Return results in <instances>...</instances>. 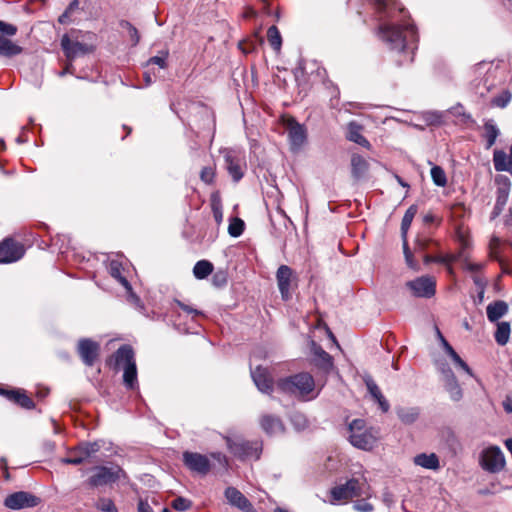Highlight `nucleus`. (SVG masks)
I'll return each mask as SVG.
<instances>
[{
  "label": "nucleus",
  "instance_id": "1",
  "mask_svg": "<svg viewBox=\"0 0 512 512\" xmlns=\"http://www.w3.org/2000/svg\"><path fill=\"white\" fill-rule=\"evenodd\" d=\"M375 8L379 12L387 13L390 22L384 23L379 27V35L385 41L390 49L403 51L409 44L416 43L418 35L414 25L403 20L402 23L393 21L396 11L404 18L405 9L400 7L395 0H372Z\"/></svg>",
  "mask_w": 512,
  "mask_h": 512
},
{
  "label": "nucleus",
  "instance_id": "2",
  "mask_svg": "<svg viewBox=\"0 0 512 512\" xmlns=\"http://www.w3.org/2000/svg\"><path fill=\"white\" fill-rule=\"evenodd\" d=\"M277 389L302 401L315 399L319 390L313 376L308 372H300L285 378H281L276 383Z\"/></svg>",
  "mask_w": 512,
  "mask_h": 512
},
{
  "label": "nucleus",
  "instance_id": "3",
  "mask_svg": "<svg viewBox=\"0 0 512 512\" xmlns=\"http://www.w3.org/2000/svg\"><path fill=\"white\" fill-rule=\"evenodd\" d=\"M364 496L370 498L372 491L367 479L351 478L343 484L336 485L329 490V503L338 505L347 503L354 497Z\"/></svg>",
  "mask_w": 512,
  "mask_h": 512
},
{
  "label": "nucleus",
  "instance_id": "4",
  "mask_svg": "<svg viewBox=\"0 0 512 512\" xmlns=\"http://www.w3.org/2000/svg\"><path fill=\"white\" fill-rule=\"evenodd\" d=\"M115 365L124 366L123 382L128 389L137 386V368L134 359V351L130 345H122L114 354Z\"/></svg>",
  "mask_w": 512,
  "mask_h": 512
},
{
  "label": "nucleus",
  "instance_id": "5",
  "mask_svg": "<svg viewBox=\"0 0 512 512\" xmlns=\"http://www.w3.org/2000/svg\"><path fill=\"white\" fill-rule=\"evenodd\" d=\"M349 441L359 449L371 450L377 440L376 435L372 429L366 427L363 419H354L349 424Z\"/></svg>",
  "mask_w": 512,
  "mask_h": 512
},
{
  "label": "nucleus",
  "instance_id": "6",
  "mask_svg": "<svg viewBox=\"0 0 512 512\" xmlns=\"http://www.w3.org/2000/svg\"><path fill=\"white\" fill-rule=\"evenodd\" d=\"M276 281L282 300L289 301L298 287V275L288 265H280L276 272Z\"/></svg>",
  "mask_w": 512,
  "mask_h": 512
},
{
  "label": "nucleus",
  "instance_id": "7",
  "mask_svg": "<svg viewBox=\"0 0 512 512\" xmlns=\"http://www.w3.org/2000/svg\"><path fill=\"white\" fill-rule=\"evenodd\" d=\"M121 478L126 479V472L116 466V467H106V466H97L93 469V475L87 481V484L91 488H96L100 486H104L107 484L114 483Z\"/></svg>",
  "mask_w": 512,
  "mask_h": 512
},
{
  "label": "nucleus",
  "instance_id": "8",
  "mask_svg": "<svg viewBox=\"0 0 512 512\" xmlns=\"http://www.w3.org/2000/svg\"><path fill=\"white\" fill-rule=\"evenodd\" d=\"M227 446L230 452L240 459L258 460L262 452V442L260 441H233L227 438Z\"/></svg>",
  "mask_w": 512,
  "mask_h": 512
},
{
  "label": "nucleus",
  "instance_id": "9",
  "mask_svg": "<svg viewBox=\"0 0 512 512\" xmlns=\"http://www.w3.org/2000/svg\"><path fill=\"white\" fill-rule=\"evenodd\" d=\"M17 27L0 20V56L13 57L22 53L23 48L4 36H14Z\"/></svg>",
  "mask_w": 512,
  "mask_h": 512
},
{
  "label": "nucleus",
  "instance_id": "10",
  "mask_svg": "<svg viewBox=\"0 0 512 512\" xmlns=\"http://www.w3.org/2000/svg\"><path fill=\"white\" fill-rule=\"evenodd\" d=\"M480 464L484 470L498 473L505 466L504 454L498 446H490L482 451Z\"/></svg>",
  "mask_w": 512,
  "mask_h": 512
},
{
  "label": "nucleus",
  "instance_id": "11",
  "mask_svg": "<svg viewBox=\"0 0 512 512\" xmlns=\"http://www.w3.org/2000/svg\"><path fill=\"white\" fill-rule=\"evenodd\" d=\"M60 44L63 53L69 62H72L77 57L90 54L95 50V47L92 44L74 40L67 34L62 36Z\"/></svg>",
  "mask_w": 512,
  "mask_h": 512
},
{
  "label": "nucleus",
  "instance_id": "12",
  "mask_svg": "<svg viewBox=\"0 0 512 512\" xmlns=\"http://www.w3.org/2000/svg\"><path fill=\"white\" fill-rule=\"evenodd\" d=\"M406 286L411 290L413 296L418 298H431L436 293V281L431 276H421L408 281Z\"/></svg>",
  "mask_w": 512,
  "mask_h": 512
},
{
  "label": "nucleus",
  "instance_id": "13",
  "mask_svg": "<svg viewBox=\"0 0 512 512\" xmlns=\"http://www.w3.org/2000/svg\"><path fill=\"white\" fill-rule=\"evenodd\" d=\"M25 253L23 244L12 238L0 242V263L7 264L20 260Z\"/></svg>",
  "mask_w": 512,
  "mask_h": 512
},
{
  "label": "nucleus",
  "instance_id": "14",
  "mask_svg": "<svg viewBox=\"0 0 512 512\" xmlns=\"http://www.w3.org/2000/svg\"><path fill=\"white\" fill-rule=\"evenodd\" d=\"M40 498L26 491H18L8 495L4 505L12 510L35 507L40 503Z\"/></svg>",
  "mask_w": 512,
  "mask_h": 512
},
{
  "label": "nucleus",
  "instance_id": "15",
  "mask_svg": "<svg viewBox=\"0 0 512 512\" xmlns=\"http://www.w3.org/2000/svg\"><path fill=\"white\" fill-rule=\"evenodd\" d=\"M183 463L193 472L201 475H206L210 471V460L206 455L185 451L183 453Z\"/></svg>",
  "mask_w": 512,
  "mask_h": 512
},
{
  "label": "nucleus",
  "instance_id": "16",
  "mask_svg": "<svg viewBox=\"0 0 512 512\" xmlns=\"http://www.w3.org/2000/svg\"><path fill=\"white\" fill-rule=\"evenodd\" d=\"M224 160L228 173L235 182H238L244 176L243 168L245 166L244 157L234 150H227L224 154Z\"/></svg>",
  "mask_w": 512,
  "mask_h": 512
},
{
  "label": "nucleus",
  "instance_id": "17",
  "mask_svg": "<svg viewBox=\"0 0 512 512\" xmlns=\"http://www.w3.org/2000/svg\"><path fill=\"white\" fill-rule=\"evenodd\" d=\"M100 345L96 341L88 338L80 339L77 346V352L87 366H93L99 356Z\"/></svg>",
  "mask_w": 512,
  "mask_h": 512
},
{
  "label": "nucleus",
  "instance_id": "18",
  "mask_svg": "<svg viewBox=\"0 0 512 512\" xmlns=\"http://www.w3.org/2000/svg\"><path fill=\"white\" fill-rule=\"evenodd\" d=\"M287 132L291 150H300L307 140L306 128L294 119H291L287 124Z\"/></svg>",
  "mask_w": 512,
  "mask_h": 512
},
{
  "label": "nucleus",
  "instance_id": "19",
  "mask_svg": "<svg viewBox=\"0 0 512 512\" xmlns=\"http://www.w3.org/2000/svg\"><path fill=\"white\" fill-rule=\"evenodd\" d=\"M225 497L230 505L244 512H257L247 497L235 487L226 488Z\"/></svg>",
  "mask_w": 512,
  "mask_h": 512
},
{
  "label": "nucleus",
  "instance_id": "20",
  "mask_svg": "<svg viewBox=\"0 0 512 512\" xmlns=\"http://www.w3.org/2000/svg\"><path fill=\"white\" fill-rule=\"evenodd\" d=\"M252 379L258 390L265 394L273 392V379L266 368L257 366L251 370Z\"/></svg>",
  "mask_w": 512,
  "mask_h": 512
},
{
  "label": "nucleus",
  "instance_id": "21",
  "mask_svg": "<svg viewBox=\"0 0 512 512\" xmlns=\"http://www.w3.org/2000/svg\"><path fill=\"white\" fill-rule=\"evenodd\" d=\"M259 424L262 430L269 436L281 435L285 431L284 424L280 417L272 414L261 415Z\"/></svg>",
  "mask_w": 512,
  "mask_h": 512
},
{
  "label": "nucleus",
  "instance_id": "22",
  "mask_svg": "<svg viewBox=\"0 0 512 512\" xmlns=\"http://www.w3.org/2000/svg\"><path fill=\"white\" fill-rule=\"evenodd\" d=\"M442 376H443L445 389L449 393L450 398L453 401L461 400V398L463 396L462 389H461L460 385L458 384L453 371L448 366H444L442 368Z\"/></svg>",
  "mask_w": 512,
  "mask_h": 512
},
{
  "label": "nucleus",
  "instance_id": "23",
  "mask_svg": "<svg viewBox=\"0 0 512 512\" xmlns=\"http://www.w3.org/2000/svg\"><path fill=\"white\" fill-rule=\"evenodd\" d=\"M0 394L4 395L8 400L22 408L32 409L34 407L33 400L23 390L0 389Z\"/></svg>",
  "mask_w": 512,
  "mask_h": 512
},
{
  "label": "nucleus",
  "instance_id": "24",
  "mask_svg": "<svg viewBox=\"0 0 512 512\" xmlns=\"http://www.w3.org/2000/svg\"><path fill=\"white\" fill-rule=\"evenodd\" d=\"M313 362L320 369L329 372L333 368V358L321 346L312 345Z\"/></svg>",
  "mask_w": 512,
  "mask_h": 512
},
{
  "label": "nucleus",
  "instance_id": "25",
  "mask_svg": "<svg viewBox=\"0 0 512 512\" xmlns=\"http://www.w3.org/2000/svg\"><path fill=\"white\" fill-rule=\"evenodd\" d=\"M493 164L496 171H506L512 175V144L509 150V155H507L503 150H494Z\"/></svg>",
  "mask_w": 512,
  "mask_h": 512
},
{
  "label": "nucleus",
  "instance_id": "26",
  "mask_svg": "<svg viewBox=\"0 0 512 512\" xmlns=\"http://www.w3.org/2000/svg\"><path fill=\"white\" fill-rule=\"evenodd\" d=\"M508 304L503 300H497L488 304L486 308L487 318L490 322H498L500 318L508 313Z\"/></svg>",
  "mask_w": 512,
  "mask_h": 512
},
{
  "label": "nucleus",
  "instance_id": "27",
  "mask_svg": "<svg viewBox=\"0 0 512 512\" xmlns=\"http://www.w3.org/2000/svg\"><path fill=\"white\" fill-rule=\"evenodd\" d=\"M366 387L371 394V396L374 398V400L379 404V407L383 412H388L390 405L388 401L385 399L383 394L381 393L378 385L375 383V381L371 377H366L364 379Z\"/></svg>",
  "mask_w": 512,
  "mask_h": 512
},
{
  "label": "nucleus",
  "instance_id": "28",
  "mask_svg": "<svg viewBox=\"0 0 512 512\" xmlns=\"http://www.w3.org/2000/svg\"><path fill=\"white\" fill-rule=\"evenodd\" d=\"M495 184L497 186L496 200L507 203L511 189L510 179L505 175H497Z\"/></svg>",
  "mask_w": 512,
  "mask_h": 512
},
{
  "label": "nucleus",
  "instance_id": "29",
  "mask_svg": "<svg viewBox=\"0 0 512 512\" xmlns=\"http://www.w3.org/2000/svg\"><path fill=\"white\" fill-rule=\"evenodd\" d=\"M369 169L367 160L359 154H353L351 157V173L354 179L359 180L364 177Z\"/></svg>",
  "mask_w": 512,
  "mask_h": 512
},
{
  "label": "nucleus",
  "instance_id": "30",
  "mask_svg": "<svg viewBox=\"0 0 512 512\" xmlns=\"http://www.w3.org/2000/svg\"><path fill=\"white\" fill-rule=\"evenodd\" d=\"M414 463L429 470H438L440 468L439 458L435 453H421L414 457Z\"/></svg>",
  "mask_w": 512,
  "mask_h": 512
},
{
  "label": "nucleus",
  "instance_id": "31",
  "mask_svg": "<svg viewBox=\"0 0 512 512\" xmlns=\"http://www.w3.org/2000/svg\"><path fill=\"white\" fill-rule=\"evenodd\" d=\"M500 131L494 120L489 119L484 123V138L486 139V148L490 149L496 142Z\"/></svg>",
  "mask_w": 512,
  "mask_h": 512
},
{
  "label": "nucleus",
  "instance_id": "32",
  "mask_svg": "<svg viewBox=\"0 0 512 512\" xmlns=\"http://www.w3.org/2000/svg\"><path fill=\"white\" fill-rule=\"evenodd\" d=\"M511 334V325L509 322H497V329L494 334L495 341L498 345L504 346L508 343Z\"/></svg>",
  "mask_w": 512,
  "mask_h": 512
},
{
  "label": "nucleus",
  "instance_id": "33",
  "mask_svg": "<svg viewBox=\"0 0 512 512\" xmlns=\"http://www.w3.org/2000/svg\"><path fill=\"white\" fill-rule=\"evenodd\" d=\"M109 273L115 278L121 285H123L128 291L131 290V285L128 280L122 275V264L118 260H111L109 262Z\"/></svg>",
  "mask_w": 512,
  "mask_h": 512
},
{
  "label": "nucleus",
  "instance_id": "34",
  "mask_svg": "<svg viewBox=\"0 0 512 512\" xmlns=\"http://www.w3.org/2000/svg\"><path fill=\"white\" fill-rule=\"evenodd\" d=\"M397 416L404 424H412L419 417V409L416 407H399L396 409Z\"/></svg>",
  "mask_w": 512,
  "mask_h": 512
},
{
  "label": "nucleus",
  "instance_id": "35",
  "mask_svg": "<svg viewBox=\"0 0 512 512\" xmlns=\"http://www.w3.org/2000/svg\"><path fill=\"white\" fill-rule=\"evenodd\" d=\"M212 271L213 264L207 260L198 261L193 268V274L197 279H205Z\"/></svg>",
  "mask_w": 512,
  "mask_h": 512
},
{
  "label": "nucleus",
  "instance_id": "36",
  "mask_svg": "<svg viewBox=\"0 0 512 512\" xmlns=\"http://www.w3.org/2000/svg\"><path fill=\"white\" fill-rule=\"evenodd\" d=\"M418 211L417 205L413 204L411 205L405 212L402 222H401V235L402 238H405L407 236V232L411 226V223Z\"/></svg>",
  "mask_w": 512,
  "mask_h": 512
},
{
  "label": "nucleus",
  "instance_id": "37",
  "mask_svg": "<svg viewBox=\"0 0 512 512\" xmlns=\"http://www.w3.org/2000/svg\"><path fill=\"white\" fill-rule=\"evenodd\" d=\"M348 139L364 147L370 146L369 141L361 134L360 126L354 123L349 125Z\"/></svg>",
  "mask_w": 512,
  "mask_h": 512
},
{
  "label": "nucleus",
  "instance_id": "38",
  "mask_svg": "<svg viewBox=\"0 0 512 512\" xmlns=\"http://www.w3.org/2000/svg\"><path fill=\"white\" fill-rule=\"evenodd\" d=\"M267 39L270 44V46L277 52L281 50L282 46V37L280 34L279 29L272 25L267 30Z\"/></svg>",
  "mask_w": 512,
  "mask_h": 512
},
{
  "label": "nucleus",
  "instance_id": "39",
  "mask_svg": "<svg viewBox=\"0 0 512 512\" xmlns=\"http://www.w3.org/2000/svg\"><path fill=\"white\" fill-rule=\"evenodd\" d=\"M101 449V444L98 441L81 443L77 447V452L83 454L86 459L97 453Z\"/></svg>",
  "mask_w": 512,
  "mask_h": 512
},
{
  "label": "nucleus",
  "instance_id": "40",
  "mask_svg": "<svg viewBox=\"0 0 512 512\" xmlns=\"http://www.w3.org/2000/svg\"><path fill=\"white\" fill-rule=\"evenodd\" d=\"M431 178L435 185L444 187L447 184V177L445 171L440 166H433L431 168Z\"/></svg>",
  "mask_w": 512,
  "mask_h": 512
},
{
  "label": "nucleus",
  "instance_id": "41",
  "mask_svg": "<svg viewBox=\"0 0 512 512\" xmlns=\"http://www.w3.org/2000/svg\"><path fill=\"white\" fill-rule=\"evenodd\" d=\"M244 221L238 217L233 218L228 226V233L232 237H239L244 231Z\"/></svg>",
  "mask_w": 512,
  "mask_h": 512
},
{
  "label": "nucleus",
  "instance_id": "42",
  "mask_svg": "<svg viewBox=\"0 0 512 512\" xmlns=\"http://www.w3.org/2000/svg\"><path fill=\"white\" fill-rule=\"evenodd\" d=\"M512 95L510 91L503 90L498 96L491 100V105L494 107L505 108L511 101Z\"/></svg>",
  "mask_w": 512,
  "mask_h": 512
},
{
  "label": "nucleus",
  "instance_id": "43",
  "mask_svg": "<svg viewBox=\"0 0 512 512\" xmlns=\"http://www.w3.org/2000/svg\"><path fill=\"white\" fill-rule=\"evenodd\" d=\"M96 507L103 512H118L117 507L110 498H100L96 503Z\"/></svg>",
  "mask_w": 512,
  "mask_h": 512
},
{
  "label": "nucleus",
  "instance_id": "44",
  "mask_svg": "<svg viewBox=\"0 0 512 512\" xmlns=\"http://www.w3.org/2000/svg\"><path fill=\"white\" fill-rule=\"evenodd\" d=\"M367 497L363 499H358L354 502L353 508L358 512H372L374 510V506L367 501Z\"/></svg>",
  "mask_w": 512,
  "mask_h": 512
},
{
  "label": "nucleus",
  "instance_id": "45",
  "mask_svg": "<svg viewBox=\"0 0 512 512\" xmlns=\"http://www.w3.org/2000/svg\"><path fill=\"white\" fill-rule=\"evenodd\" d=\"M452 261H454V257L452 255H444V256H430L425 255L424 262L426 264L436 262V263H443V264H450Z\"/></svg>",
  "mask_w": 512,
  "mask_h": 512
},
{
  "label": "nucleus",
  "instance_id": "46",
  "mask_svg": "<svg viewBox=\"0 0 512 512\" xmlns=\"http://www.w3.org/2000/svg\"><path fill=\"white\" fill-rule=\"evenodd\" d=\"M171 506L177 511H185L191 507V501L184 497H177L172 501Z\"/></svg>",
  "mask_w": 512,
  "mask_h": 512
},
{
  "label": "nucleus",
  "instance_id": "47",
  "mask_svg": "<svg viewBox=\"0 0 512 512\" xmlns=\"http://www.w3.org/2000/svg\"><path fill=\"white\" fill-rule=\"evenodd\" d=\"M86 460L83 454L77 452V448L72 452L71 456L66 457L62 460L63 463L71 465H79Z\"/></svg>",
  "mask_w": 512,
  "mask_h": 512
},
{
  "label": "nucleus",
  "instance_id": "48",
  "mask_svg": "<svg viewBox=\"0 0 512 512\" xmlns=\"http://www.w3.org/2000/svg\"><path fill=\"white\" fill-rule=\"evenodd\" d=\"M200 178L206 184H212L215 178V171L212 167H203L200 173Z\"/></svg>",
  "mask_w": 512,
  "mask_h": 512
},
{
  "label": "nucleus",
  "instance_id": "49",
  "mask_svg": "<svg viewBox=\"0 0 512 512\" xmlns=\"http://www.w3.org/2000/svg\"><path fill=\"white\" fill-rule=\"evenodd\" d=\"M291 421L298 429H303L307 425V420L305 416L301 413L293 414L291 417Z\"/></svg>",
  "mask_w": 512,
  "mask_h": 512
},
{
  "label": "nucleus",
  "instance_id": "50",
  "mask_svg": "<svg viewBox=\"0 0 512 512\" xmlns=\"http://www.w3.org/2000/svg\"><path fill=\"white\" fill-rule=\"evenodd\" d=\"M175 304L187 314H192L193 317L202 315L201 311L192 308L191 306L181 302L180 300H175Z\"/></svg>",
  "mask_w": 512,
  "mask_h": 512
},
{
  "label": "nucleus",
  "instance_id": "51",
  "mask_svg": "<svg viewBox=\"0 0 512 512\" xmlns=\"http://www.w3.org/2000/svg\"><path fill=\"white\" fill-rule=\"evenodd\" d=\"M166 57H167V53H165L164 56H153L147 61L146 65L147 66L157 65L160 68H165L166 67Z\"/></svg>",
  "mask_w": 512,
  "mask_h": 512
},
{
  "label": "nucleus",
  "instance_id": "52",
  "mask_svg": "<svg viewBox=\"0 0 512 512\" xmlns=\"http://www.w3.org/2000/svg\"><path fill=\"white\" fill-rule=\"evenodd\" d=\"M507 203H504V202H501V201H495V205H494V208L492 210V213H491V219H495L496 217H498L502 211L504 210V207L506 206Z\"/></svg>",
  "mask_w": 512,
  "mask_h": 512
},
{
  "label": "nucleus",
  "instance_id": "53",
  "mask_svg": "<svg viewBox=\"0 0 512 512\" xmlns=\"http://www.w3.org/2000/svg\"><path fill=\"white\" fill-rule=\"evenodd\" d=\"M507 203H504V202H501V201H495V205H494V208L492 210V213H491V219H495L496 217H498L502 211L504 210V207L506 206Z\"/></svg>",
  "mask_w": 512,
  "mask_h": 512
},
{
  "label": "nucleus",
  "instance_id": "54",
  "mask_svg": "<svg viewBox=\"0 0 512 512\" xmlns=\"http://www.w3.org/2000/svg\"><path fill=\"white\" fill-rule=\"evenodd\" d=\"M212 210H213V215H214L215 221L217 223H221L223 214H222V209H221L220 204L213 203Z\"/></svg>",
  "mask_w": 512,
  "mask_h": 512
},
{
  "label": "nucleus",
  "instance_id": "55",
  "mask_svg": "<svg viewBox=\"0 0 512 512\" xmlns=\"http://www.w3.org/2000/svg\"><path fill=\"white\" fill-rule=\"evenodd\" d=\"M129 36H130V39L132 41V44L135 46L139 43L140 41V36H139V33H138V30L136 29V27H133L129 32H128Z\"/></svg>",
  "mask_w": 512,
  "mask_h": 512
},
{
  "label": "nucleus",
  "instance_id": "56",
  "mask_svg": "<svg viewBox=\"0 0 512 512\" xmlns=\"http://www.w3.org/2000/svg\"><path fill=\"white\" fill-rule=\"evenodd\" d=\"M437 333H438V336L440 338V341L442 343V346H443L445 352L447 354H449L450 352H453V350H454L453 347L447 342V340L443 337V335L440 333L439 330L437 331Z\"/></svg>",
  "mask_w": 512,
  "mask_h": 512
},
{
  "label": "nucleus",
  "instance_id": "57",
  "mask_svg": "<svg viewBox=\"0 0 512 512\" xmlns=\"http://www.w3.org/2000/svg\"><path fill=\"white\" fill-rule=\"evenodd\" d=\"M138 512H153V510L146 501L140 499L138 503Z\"/></svg>",
  "mask_w": 512,
  "mask_h": 512
},
{
  "label": "nucleus",
  "instance_id": "58",
  "mask_svg": "<svg viewBox=\"0 0 512 512\" xmlns=\"http://www.w3.org/2000/svg\"><path fill=\"white\" fill-rule=\"evenodd\" d=\"M457 366H459L461 369H463L466 373H468L469 375H472V371L470 369V367L467 365V363L465 361H463L461 359V357H459V359L456 360V362H454Z\"/></svg>",
  "mask_w": 512,
  "mask_h": 512
},
{
  "label": "nucleus",
  "instance_id": "59",
  "mask_svg": "<svg viewBox=\"0 0 512 512\" xmlns=\"http://www.w3.org/2000/svg\"><path fill=\"white\" fill-rule=\"evenodd\" d=\"M211 457L215 460H217L221 465L225 466L227 465V459H226V456L223 455L222 453L218 452V453H212L211 454Z\"/></svg>",
  "mask_w": 512,
  "mask_h": 512
},
{
  "label": "nucleus",
  "instance_id": "60",
  "mask_svg": "<svg viewBox=\"0 0 512 512\" xmlns=\"http://www.w3.org/2000/svg\"><path fill=\"white\" fill-rule=\"evenodd\" d=\"M405 260H406L407 265L411 269L418 270V264L414 261L412 254L406 255Z\"/></svg>",
  "mask_w": 512,
  "mask_h": 512
},
{
  "label": "nucleus",
  "instance_id": "61",
  "mask_svg": "<svg viewBox=\"0 0 512 512\" xmlns=\"http://www.w3.org/2000/svg\"><path fill=\"white\" fill-rule=\"evenodd\" d=\"M71 13L65 10L60 16H59V23L66 24L69 21Z\"/></svg>",
  "mask_w": 512,
  "mask_h": 512
},
{
  "label": "nucleus",
  "instance_id": "62",
  "mask_svg": "<svg viewBox=\"0 0 512 512\" xmlns=\"http://www.w3.org/2000/svg\"><path fill=\"white\" fill-rule=\"evenodd\" d=\"M78 7H79V1H78V0H73V1L68 5V7L66 8V10L72 14L76 9H78Z\"/></svg>",
  "mask_w": 512,
  "mask_h": 512
},
{
  "label": "nucleus",
  "instance_id": "63",
  "mask_svg": "<svg viewBox=\"0 0 512 512\" xmlns=\"http://www.w3.org/2000/svg\"><path fill=\"white\" fill-rule=\"evenodd\" d=\"M66 74H73V65L71 62L59 73V76L63 77Z\"/></svg>",
  "mask_w": 512,
  "mask_h": 512
},
{
  "label": "nucleus",
  "instance_id": "64",
  "mask_svg": "<svg viewBox=\"0 0 512 512\" xmlns=\"http://www.w3.org/2000/svg\"><path fill=\"white\" fill-rule=\"evenodd\" d=\"M503 408L506 412H512V399L508 398L503 402Z\"/></svg>",
  "mask_w": 512,
  "mask_h": 512
}]
</instances>
